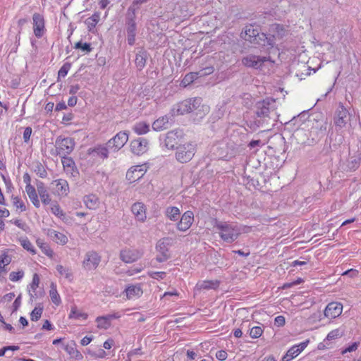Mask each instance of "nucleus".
Returning <instances> with one entry per match:
<instances>
[{
  "mask_svg": "<svg viewBox=\"0 0 361 361\" xmlns=\"http://www.w3.org/2000/svg\"><path fill=\"white\" fill-rule=\"evenodd\" d=\"M11 262V257L6 253L0 255V273L6 271L5 267L8 265Z\"/></svg>",
  "mask_w": 361,
  "mask_h": 361,
  "instance_id": "obj_50",
  "label": "nucleus"
},
{
  "mask_svg": "<svg viewBox=\"0 0 361 361\" xmlns=\"http://www.w3.org/2000/svg\"><path fill=\"white\" fill-rule=\"evenodd\" d=\"M143 255L141 250L135 248H124L120 251L119 257L125 263L130 264L136 262Z\"/></svg>",
  "mask_w": 361,
  "mask_h": 361,
  "instance_id": "obj_10",
  "label": "nucleus"
},
{
  "mask_svg": "<svg viewBox=\"0 0 361 361\" xmlns=\"http://www.w3.org/2000/svg\"><path fill=\"white\" fill-rule=\"evenodd\" d=\"M275 99L266 98L256 104V114L258 117H268L271 110L274 109Z\"/></svg>",
  "mask_w": 361,
  "mask_h": 361,
  "instance_id": "obj_11",
  "label": "nucleus"
},
{
  "mask_svg": "<svg viewBox=\"0 0 361 361\" xmlns=\"http://www.w3.org/2000/svg\"><path fill=\"white\" fill-rule=\"evenodd\" d=\"M33 171L39 177L42 178H46L48 175L46 169L39 161H37L34 164Z\"/></svg>",
  "mask_w": 361,
  "mask_h": 361,
  "instance_id": "obj_47",
  "label": "nucleus"
},
{
  "mask_svg": "<svg viewBox=\"0 0 361 361\" xmlns=\"http://www.w3.org/2000/svg\"><path fill=\"white\" fill-rule=\"evenodd\" d=\"M130 149L136 155H141L148 149V141L145 138L138 137L131 141Z\"/></svg>",
  "mask_w": 361,
  "mask_h": 361,
  "instance_id": "obj_20",
  "label": "nucleus"
},
{
  "mask_svg": "<svg viewBox=\"0 0 361 361\" xmlns=\"http://www.w3.org/2000/svg\"><path fill=\"white\" fill-rule=\"evenodd\" d=\"M128 140V133L126 131H120L106 142V145L110 150L116 152L120 150Z\"/></svg>",
  "mask_w": 361,
  "mask_h": 361,
  "instance_id": "obj_8",
  "label": "nucleus"
},
{
  "mask_svg": "<svg viewBox=\"0 0 361 361\" xmlns=\"http://www.w3.org/2000/svg\"><path fill=\"white\" fill-rule=\"evenodd\" d=\"M24 276L23 271H12L9 274V279L11 281H18Z\"/></svg>",
  "mask_w": 361,
  "mask_h": 361,
  "instance_id": "obj_59",
  "label": "nucleus"
},
{
  "mask_svg": "<svg viewBox=\"0 0 361 361\" xmlns=\"http://www.w3.org/2000/svg\"><path fill=\"white\" fill-rule=\"evenodd\" d=\"M50 210L53 214L60 218L61 220L65 219L66 214L63 212V211L56 202L51 203Z\"/></svg>",
  "mask_w": 361,
  "mask_h": 361,
  "instance_id": "obj_46",
  "label": "nucleus"
},
{
  "mask_svg": "<svg viewBox=\"0 0 361 361\" xmlns=\"http://www.w3.org/2000/svg\"><path fill=\"white\" fill-rule=\"evenodd\" d=\"M48 235L56 243L62 245H66L68 240V237L65 234L55 230H49Z\"/></svg>",
  "mask_w": 361,
  "mask_h": 361,
  "instance_id": "obj_34",
  "label": "nucleus"
},
{
  "mask_svg": "<svg viewBox=\"0 0 361 361\" xmlns=\"http://www.w3.org/2000/svg\"><path fill=\"white\" fill-rule=\"evenodd\" d=\"M11 199L13 204L16 207V209H19L20 212L26 211L25 204L20 197L12 196Z\"/></svg>",
  "mask_w": 361,
  "mask_h": 361,
  "instance_id": "obj_52",
  "label": "nucleus"
},
{
  "mask_svg": "<svg viewBox=\"0 0 361 361\" xmlns=\"http://www.w3.org/2000/svg\"><path fill=\"white\" fill-rule=\"evenodd\" d=\"M180 132L177 130H173L167 132L164 135L159 136L160 145L162 147L168 149H173L175 146L178 144L180 135Z\"/></svg>",
  "mask_w": 361,
  "mask_h": 361,
  "instance_id": "obj_7",
  "label": "nucleus"
},
{
  "mask_svg": "<svg viewBox=\"0 0 361 361\" xmlns=\"http://www.w3.org/2000/svg\"><path fill=\"white\" fill-rule=\"evenodd\" d=\"M49 296L51 302L56 306H59L61 303V297L57 291L56 285L54 283H51Z\"/></svg>",
  "mask_w": 361,
  "mask_h": 361,
  "instance_id": "obj_41",
  "label": "nucleus"
},
{
  "mask_svg": "<svg viewBox=\"0 0 361 361\" xmlns=\"http://www.w3.org/2000/svg\"><path fill=\"white\" fill-rule=\"evenodd\" d=\"M263 333V330L261 326H256L250 329V336L252 338H259Z\"/></svg>",
  "mask_w": 361,
  "mask_h": 361,
  "instance_id": "obj_56",
  "label": "nucleus"
},
{
  "mask_svg": "<svg viewBox=\"0 0 361 361\" xmlns=\"http://www.w3.org/2000/svg\"><path fill=\"white\" fill-rule=\"evenodd\" d=\"M220 285V281L219 280H205L198 281L196 284V287L199 290H216Z\"/></svg>",
  "mask_w": 361,
  "mask_h": 361,
  "instance_id": "obj_32",
  "label": "nucleus"
},
{
  "mask_svg": "<svg viewBox=\"0 0 361 361\" xmlns=\"http://www.w3.org/2000/svg\"><path fill=\"white\" fill-rule=\"evenodd\" d=\"M164 213L166 216L172 221H177L180 216V211L177 207H168Z\"/></svg>",
  "mask_w": 361,
  "mask_h": 361,
  "instance_id": "obj_39",
  "label": "nucleus"
},
{
  "mask_svg": "<svg viewBox=\"0 0 361 361\" xmlns=\"http://www.w3.org/2000/svg\"><path fill=\"white\" fill-rule=\"evenodd\" d=\"M190 100L185 99L178 102L171 109V114L173 116L183 115L191 113Z\"/></svg>",
  "mask_w": 361,
  "mask_h": 361,
  "instance_id": "obj_24",
  "label": "nucleus"
},
{
  "mask_svg": "<svg viewBox=\"0 0 361 361\" xmlns=\"http://www.w3.org/2000/svg\"><path fill=\"white\" fill-rule=\"evenodd\" d=\"M148 58V53L145 49H141L135 55V63L139 71L142 70Z\"/></svg>",
  "mask_w": 361,
  "mask_h": 361,
  "instance_id": "obj_31",
  "label": "nucleus"
},
{
  "mask_svg": "<svg viewBox=\"0 0 361 361\" xmlns=\"http://www.w3.org/2000/svg\"><path fill=\"white\" fill-rule=\"evenodd\" d=\"M43 312V307H35L30 313V319L32 321L37 322L42 317Z\"/></svg>",
  "mask_w": 361,
  "mask_h": 361,
  "instance_id": "obj_54",
  "label": "nucleus"
},
{
  "mask_svg": "<svg viewBox=\"0 0 361 361\" xmlns=\"http://www.w3.org/2000/svg\"><path fill=\"white\" fill-rule=\"evenodd\" d=\"M56 269L61 276H63L69 282H72L73 281V273L71 268L63 267L61 264H57Z\"/></svg>",
  "mask_w": 361,
  "mask_h": 361,
  "instance_id": "obj_38",
  "label": "nucleus"
},
{
  "mask_svg": "<svg viewBox=\"0 0 361 361\" xmlns=\"http://www.w3.org/2000/svg\"><path fill=\"white\" fill-rule=\"evenodd\" d=\"M152 129L155 131H161L169 128V118L168 116L165 115L164 116H161L157 120H155L152 125Z\"/></svg>",
  "mask_w": 361,
  "mask_h": 361,
  "instance_id": "obj_30",
  "label": "nucleus"
},
{
  "mask_svg": "<svg viewBox=\"0 0 361 361\" xmlns=\"http://www.w3.org/2000/svg\"><path fill=\"white\" fill-rule=\"evenodd\" d=\"M19 242L25 250L30 252L32 255L36 254V250L27 237L19 238Z\"/></svg>",
  "mask_w": 361,
  "mask_h": 361,
  "instance_id": "obj_45",
  "label": "nucleus"
},
{
  "mask_svg": "<svg viewBox=\"0 0 361 361\" xmlns=\"http://www.w3.org/2000/svg\"><path fill=\"white\" fill-rule=\"evenodd\" d=\"M131 211L135 218L140 221L145 222L147 219L146 207L142 202H135L131 207Z\"/></svg>",
  "mask_w": 361,
  "mask_h": 361,
  "instance_id": "obj_25",
  "label": "nucleus"
},
{
  "mask_svg": "<svg viewBox=\"0 0 361 361\" xmlns=\"http://www.w3.org/2000/svg\"><path fill=\"white\" fill-rule=\"evenodd\" d=\"M46 21L43 14L34 13L32 15V30L33 34L37 39L42 38L47 32Z\"/></svg>",
  "mask_w": 361,
  "mask_h": 361,
  "instance_id": "obj_6",
  "label": "nucleus"
},
{
  "mask_svg": "<svg viewBox=\"0 0 361 361\" xmlns=\"http://www.w3.org/2000/svg\"><path fill=\"white\" fill-rule=\"evenodd\" d=\"M361 162V157L358 154L350 156L347 160L346 168L350 171L357 170Z\"/></svg>",
  "mask_w": 361,
  "mask_h": 361,
  "instance_id": "obj_37",
  "label": "nucleus"
},
{
  "mask_svg": "<svg viewBox=\"0 0 361 361\" xmlns=\"http://www.w3.org/2000/svg\"><path fill=\"white\" fill-rule=\"evenodd\" d=\"M75 145V142L73 138L58 136L55 142L56 154L59 157L69 155L73 151Z\"/></svg>",
  "mask_w": 361,
  "mask_h": 361,
  "instance_id": "obj_3",
  "label": "nucleus"
},
{
  "mask_svg": "<svg viewBox=\"0 0 361 361\" xmlns=\"http://www.w3.org/2000/svg\"><path fill=\"white\" fill-rule=\"evenodd\" d=\"M256 40L252 42L259 46L272 48L275 44V37L273 35H267L264 32H256Z\"/></svg>",
  "mask_w": 361,
  "mask_h": 361,
  "instance_id": "obj_19",
  "label": "nucleus"
},
{
  "mask_svg": "<svg viewBox=\"0 0 361 361\" xmlns=\"http://www.w3.org/2000/svg\"><path fill=\"white\" fill-rule=\"evenodd\" d=\"M359 345H360L359 342H354L351 345H350L349 346L346 347L345 348L342 349L341 353L342 355H344V354H345L347 353H350V352H353V351H355L357 349Z\"/></svg>",
  "mask_w": 361,
  "mask_h": 361,
  "instance_id": "obj_60",
  "label": "nucleus"
},
{
  "mask_svg": "<svg viewBox=\"0 0 361 361\" xmlns=\"http://www.w3.org/2000/svg\"><path fill=\"white\" fill-rule=\"evenodd\" d=\"M190 100L191 112H195L197 116L202 118L209 110V107L202 104V99L200 97H195L189 99Z\"/></svg>",
  "mask_w": 361,
  "mask_h": 361,
  "instance_id": "obj_16",
  "label": "nucleus"
},
{
  "mask_svg": "<svg viewBox=\"0 0 361 361\" xmlns=\"http://www.w3.org/2000/svg\"><path fill=\"white\" fill-rule=\"evenodd\" d=\"M83 202L89 209H96L99 206V200L94 194H90L83 197Z\"/></svg>",
  "mask_w": 361,
  "mask_h": 361,
  "instance_id": "obj_33",
  "label": "nucleus"
},
{
  "mask_svg": "<svg viewBox=\"0 0 361 361\" xmlns=\"http://www.w3.org/2000/svg\"><path fill=\"white\" fill-rule=\"evenodd\" d=\"M269 61H270V56H260L250 54L242 59V63L246 67L259 69L262 68L264 62Z\"/></svg>",
  "mask_w": 361,
  "mask_h": 361,
  "instance_id": "obj_12",
  "label": "nucleus"
},
{
  "mask_svg": "<svg viewBox=\"0 0 361 361\" xmlns=\"http://www.w3.org/2000/svg\"><path fill=\"white\" fill-rule=\"evenodd\" d=\"M36 243L44 255L49 257H52L54 252L48 244L44 243L41 239H37Z\"/></svg>",
  "mask_w": 361,
  "mask_h": 361,
  "instance_id": "obj_48",
  "label": "nucleus"
},
{
  "mask_svg": "<svg viewBox=\"0 0 361 361\" xmlns=\"http://www.w3.org/2000/svg\"><path fill=\"white\" fill-rule=\"evenodd\" d=\"M258 32L259 29L255 28L253 25H247L242 30L240 37L252 44L256 40V32Z\"/></svg>",
  "mask_w": 361,
  "mask_h": 361,
  "instance_id": "obj_26",
  "label": "nucleus"
},
{
  "mask_svg": "<svg viewBox=\"0 0 361 361\" xmlns=\"http://www.w3.org/2000/svg\"><path fill=\"white\" fill-rule=\"evenodd\" d=\"M309 342L310 341L307 339L290 347L282 357L281 361H291L305 349Z\"/></svg>",
  "mask_w": 361,
  "mask_h": 361,
  "instance_id": "obj_15",
  "label": "nucleus"
},
{
  "mask_svg": "<svg viewBox=\"0 0 361 361\" xmlns=\"http://www.w3.org/2000/svg\"><path fill=\"white\" fill-rule=\"evenodd\" d=\"M125 30L127 35L128 44L130 46L134 45L137 34V23L135 9L133 7L128 8L125 20Z\"/></svg>",
  "mask_w": 361,
  "mask_h": 361,
  "instance_id": "obj_2",
  "label": "nucleus"
},
{
  "mask_svg": "<svg viewBox=\"0 0 361 361\" xmlns=\"http://www.w3.org/2000/svg\"><path fill=\"white\" fill-rule=\"evenodd\" d=\"M193 221V212L188 210L182 214L179 221L177 222L176 228L180 231H186L190 228Z\"/></svg>",
  "mask_w": 361,
  "mask_h": 361,
  "instance_id": "obj_17",
  "label": "nucleus"
},
{
  "mask_svg": "<svg viewBox=\"0 0 361 361\" xmlns=\"http://www.w3.org/2000/svg\"><path fill=\"white\" fill-rule=\"evenodd\" d=\"M350 114L342 103H339L334 117V123L336 128L341 129L345 126Z\"/></svg>",
  "mask_w": 361,
  "mask_h": 361,
  "instance_id": "obj_9",
  "label": "nucleus"
},
{
  "mask_svg": "<svg viewBox=\"0 0 361 361\" xmlns=\"http://www.w3.org/2000/svg\"><path fill=\"white\" fill-rule=\"evenodd\" d=\"M38 195L43 204L48 205L51 203V199L43 182L37 180L36 183Z\"/></svg>",
  "mask_w": 361,
  "mask_h": 361,
  "instance_id": "obj_27",
  "label": "nucleus"
},
{
  "mask_svg": "<svg viewBox=\"0 0 361 361\" xmlns=\"http://www.w3.org/2000/svg\"><path fill=\"white\" fill-rule=\"evenodd\" d=\"M39 284V276L37 274H34L32 276V283L28 286V292L30 296V298H35L36 295L35 291L38 288Z\"/></svg>",
  "mask_w": 361,
  "mask_h": 361,
  "instance_id": "obj_43",
  "label": "nucleus"
},
{
  "mask_svg": "<svg viewBox=\"0 0 361 361\" xmlns=\"http://www.w3.org/2000/svg\"><path fill=\"white\" fill-rule=\"evenodd\" d=\"M11 223L15 224L16 226L21 228L24 231H26L27 229L28 228V226H27V224L23 222L20 219L11 220Z\"/></svg>",
  "mask_w": 361,
  "mask_h": 361,
  "instance_id": "obj_63",
  "label": "nucleus"
},
{
  "mask_svg": "<svg viewBox=\"0 0 361 361\" xmlns=\"http://www.w3.org/2000/svg\"><path fill=\"white\" fill-rule=\"evenodd\" d=\"M133 130L137 135H144L149 131V125L144 121L137 122L133 126Z\"/></svg>",
  "mask_w": 361,
  "mask_h": 361,
  "instance_id": "obj_42",
  "label": "nucleus"
},
{
  "mask_svg": "<svg viewBox=\"0 0 361 361\" xmlns=\"http://www.w3.org/2000/svg\"><path fill=\"white\" fill-rule=\"evenodd\" d=\"M51 184L54 185V193L59 197H66L69 192V185L66 180L59 178L54 180Z\"/></svg>",
  "mask_w": 361,
  "mask_h": 361,
  "instance_id": "obj_22",
  "label": "nucleus"
},
{
  "mask_svg": "<svg viewBox=\"0 0 361 361\" xmlns=\"http://www.w3.org/2000/svg\"><path fill=\"white\" fill-rule=\"evenodd\" d=\"M128 299H132L134 297H140L142 294V290L140 286H129L125 290Z\"/></svg>",
  "mask_w": 361,
  "mask_h": 361,
  "instance_id": "obj_40",
  "label": "nucleus"
},
{
  "mask_svg": "<svg viewBox=\"0 0 361 361\" xmlns=\"http://www.w3.org/2000/svg\"><path fill=\"white\" fill-rule=\"evenodd\" d=\"M25 192L33 205L36 208H39L40 207V202L38 198L37 190L32 185L25 188Z\"/></svg>",
  "mask_w": 361,
  "mask_h": 361,
  "instance_id": "obj_36",
  "label": "nucleus"
},
{
  "mask_svg": "<svg viewBox=\"0 0 361 361\" xmlns=\"http://www.w3.org/2000/svg\"><path fill=\"white\" fill-rule=\"evenodd\" d=\"M74 48L76 49H80L82 51L85 53H90L92 50V47L90 43L82 42L79 41L74 45Z\"/></svg>",
  "mask_w": 361,
  "mask_h": 361,
  "instance_id": "obj_51",
  "label": "nucleus"
},
{
  "mask_svg": "<svg viewBox=\"0 0 361 361\" xmlns=\"http://www.w3.org/2000/svg\"><path fill=\"white\" fill-rule=\"evenodd\" d=\"M256 40L252 42L259 46L272 48L275 44V37L273 35H267L264 32H256Z\"/></svg>",
  "mask_w": 361,
  "mask_h": 361,
  "instance_id": "obj_18",
  "label": "nucleus"
},
{
  "mask_svg": "<svg viewBox=\"0 0 361 361\" xmlns=\"http://www.w3.org/2000/svg\"><path fill=\"white\" fill-rule=\"evenodd\" d=\"M343 311V305L338 302H331L324 310V315L329 319H334L340 316Z\"/></svg>",
  "mask_w": 361,
  "mask_h": 361,
  "instance_id": "obj_21",
  "label": "nucleus"
},
{
  "mask_svg": "<svg viewBox=\"0 0 361 361\" xmlns=\"http://www.w3.org/2000/svg\"><path fill=\"white\" fill-rule=\"evenodd\" d=\"M148 274L152 279L159 280L164 279L166 273L164 271H152L149 272Z\"/></svg>",
  "mask_w": 361,
  "mask_h": 361,
  "instance_id": "obj_61",
  "label": "nucleus"
},
{
  "mask_svg": "<svg viewBox=\"0 0 361 361\" xmlns=\"http://www.w3.org/2000/svg\"><path fill=\"white\" fill-rule=\"evenodd\" d=\"M213 228L221 240L226 243H233L236 241L242 233L237 223L221 221L217 219H214Z\"/></svg>",
  "mask_w": 361,
  "mask_h": 361,
  "instance_id": "obj_1",
  "label": "nucleus"
},
{
  "mask_svg": "<svg viewBox=\"0 0 361 361\" xmlns=\"http://www.w3.org/2000/svg\"><path fill=\"white\" fill-rule=\"evenodd\" d=\"M195 154V147L191 143L180 145L176 147V159L180 163L189 162Z\"/></svg>",
  "mask_w": 361,
  "mask_h": 361,
  "instance_id": "obj_4",
  "label": "nucleus"
},
{
  "mask_svg": "<svg viewBox=\"0 0 361 361\" xmlns=\"http://www.w3.org/2000/svg\"><path fill=\"white\" fill-rule=\"evenodd\" d=\"M200 77L198 72H191L187 73L182 80V83L184 86H187L191 84L193 81L197 80Z\"/></svg>",
  "mask_w": 361,
  "mask_h": 361,
  "instance_id": "obj_49",
  "label": "nucleus"
},
{
  "mask_svg": "<svg viewBox=\"0 0 361 361\" xmlns=\"http://www.w3.org/2000/svg\"><path fill=\"white\" fill-rule=\"evenodd\" d=\"M88 315L87 313L80 312L78 310L76 305L71 306L70 314L68 315L69 319H82L84 320L87 319Z\"/></svg>",
  "mask_w": 361,
  "mask_h": 361,
  "instance_id": "obj_44",
  "label": "nucleus"
},
{
  "mask_svg": "<svg viewBox=\"0 0 361 361\" xmlns=\"http://www.w3.org/2000/svg\"><path fill=\"white\" fill-rule=\"evenodd\" d=\"M87 353L95 358H103L106 355V351L102 348H99L97 351L87 350Z\"/></svg>",
  "mask_w": 361,
  "mask_h": 361,
  "instance_id": "obj_58",
  "label": "nucleus"
},
{
  "mask_svg": "<svg viewBox=\"0 0 361 361\" xmlns=\"http://www.w3.org/2000/svg\"><path fill=\"white\" fill-rule=\"evenodd\" d=\"M343 335V331H341L339 329H336L331 331L326 336V339L329 341L334 340L338 338L341 337Z\"/></svg>",
  "mask_w": 361,
  "mask_h": 361,
  "instance_id": "obj_57",
  "label": "nucleus"
},
{
  "mask_svg": "<svg viewBox=\"0 0 361 361\" xmlns=\"http://www.w3.org/2000/svg\"><path fill=\"white\" fill-rule=\"evenodd\" d=\"M27 23V19L25 18H20L18 22L17 25L19 27L18 31L14 35V45L12 47L11 51L12 52H17L18 49L20 44V35L23 30V27Z\"/></svg>",
  "mask_w": 361,
  "mask_h": 361,
  "instance_id": "obj_29",
  "label": "nucleus"
},
{
  "mask_svg": "<svg viewBox=\"0 0 361 361\" xmlns=\"http://www.w3.org/2000/svg\"><path fill=\"white\" fill-rule=\"evenodd\" d=\"M147 170V167L145 164L133 166L128 170L126 179L130 183H135L144 176Z\"/></svg>",
  "mask_w": 361,
  "mask_h": 361,
  "instance_id": "obj_14",
  "label": "nucleus"
},
{
  "mask_svg": "<svg viewBox=\"0 0 361 361\" xmlns=\"http://www.w3.org/2000/svg\"><path fill=\"white\" fill-rule=\"evenodd\" d=\"M101 262L100 255L95 251L87 252L82 262V267L87 271H92L97 268Z\"/></svg>",
  "mask_w": 361,
  "mask_h": 361,
  "instance_id": "obj_13",
  "label": "nucleus"
},
{
  "mask_svg": "<svg viewBox=\"0 0 361 361\" xmlns=\"http://www.w3.org/2000/svg\"><path fill=\"white\" fill-rule=\"evenodd\" d=\"M171 240L169 238H163L160 239L157 245L156 250L158 255L156 257V260L158 262H164L171 257L169 247L171 245Z\"/></svg>",
  "mask_w": 361,
  "mask_h": 361,
  "instance_id": "obj_5",
  "label": "nucleus"
},
{
  "mask_svg": "<svg viewBox=\"0 0 361 361\" xmlns=\"http://www.w3.org/2000/svg\"><path fill=\"white\" fill-rule=\"evenodd\" d=\"M214 71V67L210 66H207V67H205V68L201 69L198 73H199L200 77H202V76H205V75H209L213 73Z\"/></svg>",
  "mask_w": 361,
  "mask_h": 361,
  "instance_id": "obj_62",
  "label": "nucleus"
},
{
  "mask_svg": "<svg viewBox=\"0 0 361 361\" xmlns=\"http://www.w3.org/2000/svg\"><path fill=\"white\" fill-rule=\"evenodd\" d=\"M109 149L107 145H97L94 147L89 148L87 154L89 155L96 154L99 158L106 159L109 157Z\"/></svg>",
  "mask_w": 361,
  "mask_h": 361,
  "instance_id": "obj_28",
  "label": "nucleus"
},
{
  "mask_svg": "<svg viewBox=\"0 0 361 361\" xmlns=\"http://www.w3.org/2000/svg\"><path fill=\"white\" fill-rule=\"evenodd\" d=\"M64 350L71 357L80 360L82 359V354L77 350L76 344L73 341L63 345Z\"/></svg>",
  "mask_w": 361,
  "mask_h": 361,
  "instance_id": "obj_35",
  "label": "nucleus"
},
{
  "mask_svg": "<svg viewBox=\"0 0 361 361\" xmlns=\"http://www.w3.org/2000/svg\"><path fill=\"white\" fill-rule=\"evenodd\" d=\"M60 157L61 158V163L64 169H71L72 170L73 169V168L75 166V164L74 160L71 157H68V155L60 156Z\"/></svg>",
  "mask_w": 361,
  "mask_h": 361,
  "instance_id": "obj_53",
  "label": "nucleus"
},
{
  "mask_svg": "<svg viewBox=\"0 0 361 361\" xmlns=\"http://www.w3.org/2000/svg\"><path fill=\"white\" fill-rule=\"evenodd\" d=\"M71 64L70 63L67 62L63 63V65L61 67L58 72V80L60 78H65L67 75L69 70L71 69Z\"/></svg>",
  "mask_w": 361,
  "mask_h": 361,
  "instance_id": "obj_55",
  "label": "nucleus"
},
{
  "mask_svg": "<svg viewBox=\"0 0 361 361\" xmlns=\"http://www.w3.org/2000/svg\"><path fill=\"white\" fill-rule=\"evenodd\" d=\"M285 317L282 315L277 316L274 319V325L278 327L283 326L285 325Z\"/></svg>",
  "mask_w": 361,
  "mask_h": 361,
  "instance_id": "obj_64",
  "label": "nucleus"
},
{
  "mask_svg": "<svg viewBox=\"0 0 361 361\" xmlns=\"http://www.w3.org/2000/svg\"><path fill=\"white\" fill-rule=\"evenodd\" d=\"M120 317L121 314L118 312L97 317L95 319L97 327L99 329H108L111 325V321Z\"/></svg>",
  "mask_w": 361,
  "mask_h": 361,
  "instance_id": "obj_23",
  "label": "nucleus"
}]
</instances>
